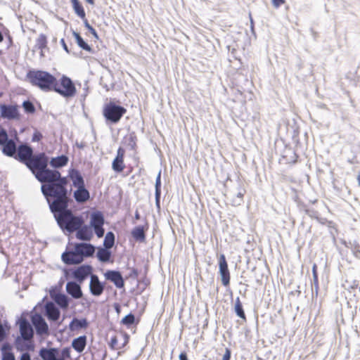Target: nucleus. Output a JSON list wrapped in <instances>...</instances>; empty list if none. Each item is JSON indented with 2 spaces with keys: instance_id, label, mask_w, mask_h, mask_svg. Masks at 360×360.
Returning a JSON list of instances; mask_svg holds the SVG:
<instances>
[{
  "instance_id": "59",
  "label": "nucleus",
  "mask_w": 360,
  "mask_h": 360,
  "mask_svg": "<svg viewBox=\"0 0 360 360\" xmlns=\"http://www.w3.org/2000/svg\"><path fill=\"white\" fill-rule=\"evenodd\" d=\"M89 4L94 5V0H86Z\"/></svg>"
},
{
  "instance_id": "36",
  "label": "nucleus",
  "mask_w": 360,
  "mask_h": 360,
  "mask_svg": "<svg viewBox=\"0 0 360 360\" xmlns=\"http://www.w3.org/2000/svg\"><path fill=\"white\" fill-rule=\"evenodd\" d=\"M115 243V235L112 232L109 231L106 233L104 241H103V245L106 249H110Z\"/></svg>"
},
{
  "instance_id": "34",
  "label": "nucleus",
  "mask_w": 360,
  "mask_h": 360,
  "mask_svg": "<svg viewBox=\"0 0 360 360\" xmlns=\"http://www.w3.org/2000/svg\"><path fill=\"white\" fill-rule=\"evenodd\" d=\"M71 178H72L74 186L77 187V188L84 186V182L83 177L78 172H75L73 174H72Z\"/></svg>"
},
{
  "instance_id": "46",
  "label": "nucleus",
  "mask_w": 360,
  "mask_h": 360,
  "mask_svg": "<svg viewBox=\"0 0 360 360\" xmlns=\"http://www.w3.org/2000/svg\"><path fill=\"white\" fill-rule=\"evenodd\" d=\"M41 138H42V134L39 131H36L32 136V141L33 142H37V141H39Z\"/></svg>"
},
{
  "instance_id": "31",
  "label": "nucleus",
  "mask_w": 360,
  "mask_h": 360,
  "mask_svg": "<svg viewBox=\"0 0 360 360\" xmlns=\"http://www.w3.org/2000/svg\"><path fill=\"white\" fill-rule=\"evenodd\" d=\"M96 256L99 261L102 262H107L110 260L111 253L108 249H106L105 248H101L98 249Z\"/></svg>"
},
{
  "instance_id": "38",
  "label": "nucleus",
  "mask_w": 360,
  "mask_h": 360,
  "mask_svg": "<svg viewBox=\"0 0 360 360\" xmlns=\"http://www.w3.org/2000/svg\"><path fill=\"white\" fill-rule=\"evenodd\" d=\"M134 320H135V316L134 314H132L131 313L127 314V316H125L121 321V323L123 324V325H125V326H130L131 324L134 323Z\"/></svg>"
},
{
  "instance_id": "19",
  "label": "nucleus",
  "mask_w": 360,
  "mask_h": 360,
  "mask_svg": "<svg viewBox=\"0 0 360 360\" xmlns=\"http://www.w3.org/2000/svg\"><path fill=\"white\" fill-rule=\"evenodd\" d=\"M43 360H63L58 358V349L42 347L39 352Z\"/></svg>"
},
{
  "instance_id": "47",
  "label": "nucleus",
  "mask_w": 360,
  "mask_h": 360,
  "mask_svg": "<svg viewBox=\"0 0 360 360\" xmlns=\"http://www.w3.org/2000/svg\"><path fill=\"white\" fill-rule=\"evenodd\" d=\"M11 346L8 344V343H6L4 345H3L2 347H1V352H2V354H4V352H6V353H11Z\"/></svg>"
},
{
  "instance_id": "48",
  "label": "nucleus",
  "mask_w": 360,
  "mask_h": 360,
  "mask_svg": "<svg viewBox=\"0 0 360 360\" xmlns=\"http://www.w3.org/2000/svg\"><path fill=\"white\" fill-rule=\"evenodd\" d=\"M6 338V330L1 323H0V342Z\"/></svg>"
},
{
  "instance_id": "9",
  "label": "nucleus",
  "mask_w": 360,
  "mask_h": 360,
  "mask_svg": "<svg viewBox=\"0 0 360 360\" xmlns=\"http://www.w3.org/2000/svg\"><path fill=\"white\" fill-rule=\"evenodd\" d=\"M1 116L8 120H18L20 113L17 105L1 104L0 105Z\"/></svg>"
},
{
  "instance_id": "14",
  "label": "nucleus",
  "mask_w": 360,
  "mask_h": 360,
  "mask_svg": "<svg viewBox=\"0 0 360 360\" xmlns=\"http://www.w3.org/2000/svg\"><path fill=\"white\" fill-rule=\"evenodd\" d=\"M45 316L49 320L56 321L59 319L60 311L56 304L52 302H47L44 304Z\"/></svg>"
},
{
  "instance_id": "22",
  "label": "nucleus",
  "mask_w": 360,
  "mask_h": 360,
  "mask_svg": "<svg viewBox=\"0 0 360 360\" xmlns=\"http://www.w3.org/2000/svg\"><path fill=\"white\" fill-rule=\"evenodd\" d=\"M2 146V153L8 157H14L16 153V144L12 139H8V136H7V139L2 143L0 144Z\"/></svg>"
},
{
  "instance_id": "27",
  "label": "nucleus",
  "mask_w": 360,
  "mask_h": 360,
  "mask_svg": "<svg viewBox=\"0 0 360 360\" xmlns=\"http://www.w3.org/2000/svg\"><path fill=\"white\" fill-rule=\"evenodd\" d=\"M88 326V321L86 319H78L74 318L69 324V328L73 331L79 328H86Z\"/></svg>"
},
{
  "instance_id": "60",
  "label": "nucleus",
  "mask_w": 360,
  "mask_h": 360,
  "mask_svg": "<svg viewBox=\"0 0 360 360\" xmlns=\"http://www.w3.org/2000/svg\"><path fill=\"white\" fill-rule=\"evenodd\" d=\"M4 40V37L2 33L0 32V42H1Z\"/></svg>"
},
{
  "instance_id": "44",
  "label": "nucleus",
  "mask_w": 360,
  "mask_h": 360,
  "mask_svg": "<svg viewBox=\"0 0 360 360\" xmlns=\"http://www.w3.org/2000/svg\"><path fill=\"white\" fill-rule=\"evenodd\" d=\"M2 360H15L14 354L11 353H6L4 352L2 354Z\"/></svg>"
},
{
  "instance_id": "41",
  "label": "nucleus",
  "mask_w": 360,
  "mask_h": 360,
  "mask_svg": "<svg viewBox=\"0 0 360 360\" xmlns=\"http://www.w3.org/2000/svg\"><path fill=\"white\" fill-rule=\"evenodd\" d=\"M84 20V26L89 30V31L93 34V36L96 38V39H98V34L96 31V30L91 26L89 25L88 20L86 19V18L84 19H83Z\"/></svg>"
},
{
  "instance_id": "33",
  "label": "nucleus",
  "mask_w": 360,
  "mask_h": 360,
  "mask_svg": "<svg viewBox=\"0 0 360 360\" xmlns=\"http://www.w3.org/2000/svg\"><path fill=\"white\" fill-rule=\"evenodd\" d=\"M72 3V6L75 13L80 17L82 19H84L86 14L83 6L80 4L78 0H71Z\"/></svg>"
},
{
  "instance_id": "37",
  "label": "nucleus",
  "mask_w": 360,
  "mask_h": 360,
  "mask_svg": "<svg viewBox=\"0 0 360 360\" xmlns=\"http://www.w3.org/2000/svg\"><path fill=\"white\" fill-rule=\"evenodd\" d=\"M245 193V191L242 188H239L236 197L232 200V204L234 206L239 205L243 202V195Z\"/></svg>"
},
{
  "instance_id": "21",
  "label": "nucleus",
  "mask_w": 360,
  "mask_h": 360,
  "mask_svg": "<svg viewBox=\"0 0 360 360\" xmlns=\"http://www.w3.org/2000/svg\"><path fill=\"white\" fill-rule=\"evenodd\" d=\"M76 238L80 240L89 241L93 237L91 228L87 225H82L77 229Z\"/></svg>"
},
{
  "instance_id": "54",
  "label": "nucleus",
  "mask_w": 360,
  "mask_h": 360,
  "mask_svg": "<svg viewBox=\"0 0 360 360\" xmlns=\"http://www.w3.org/2000/svg\"><path fill=\"white\" fill-rule=\"evenodd\" d=\"M129 276L131 277H134V278L137 277L138 276V271L136 269H133L131 270V273L130 274Z\"/></svg>"
},
{
  "instance_id": "13",
  "label": "nucleus",
  "mask_w": 360,
  "mask_h": 360,
  "mask_svg": "<svg viewBox=\"0 0 360 360\" xmlns=\"http://www.w3.org/2000/svg\"><path fill=\"white\" fill-rule=\"evenodd\" d=\"M92 266L87 264H83L77 267L73 272V277L79 283H82L83 281L89 276L91 275Z\"/></svg>"
},
{
  "instance_id": "43",
  "label": "nucleus",
  "mask_w": 360,
  "mask_h": 360,
  "mask_svg": "<svg viewBox=\"0 0 360 360\" xmlns=\"http://www.w3.org/2000/svg\"><path fill=\"white\" fill-rule=\"evenodd\" d=\"M313 279L316 287L318 285V274L316 272V264L313 265L312 268Z\"/></svg>"
},
{
  "instance_id": "5",
  "label": "nucleus",
  "mask_w": 360,
  "mask_h": 360,
  "mask_svg": "<svg viewBox=\"0 0 360 360\" xmlns=\"http://www.w3.org/2000/svg\"><path fill=\"white\" fill-rule=\"evenodd\" d=\"M126 111L124 107L110 102L108 104L105 105L103 108V116L110 122L117 123L124 114H125Z\"/></svg>"
},
{
  "instance_id": "40",
  "label": "nucleus",
  "mask_w": 360,
  "mask_h": 360,
  "mask_svg": "<svg viewBox=\"0 0 360 360\" xmlns=\"http://www.w3.org/2000/svg\"><path fill=\"white\" fill-rule=\"evenodd\" d=\"M70 357V349L68 347L63 348L61 352L58 350V358L65 360L67 358Z\"/></svg>"
},
{
  "instance_id": "51",
  "label": "nucleus",
  "mask_w": 360,
  "mask_h": 360,
  "mask_svg": "<svg viewBox=\"0 0 360 360\" xmlns=\"http://www.w3.org/2000/svg\"><path fill=\"white\" fill-rule=\"evenodd\" d=\"M285 0H272V4L274 7L278 8L281 5L284 4Z\"/></svg>"
},
{
  "instance_id": "23",
  "label": "nucleus",
  "mask_w": 360,
  "mask_h": 360,
  "mask_svg": "<svg viewBox=\"0 0 360 360\" xmlns=\"http://www.w3.org/2000/svg\"><path fill=\"white\" fill-rule=\"evenodd\" d=\"M51 297L61 309H66L68 308L70 299L65 294L56 293L54 295H51Z\"/></svg>"
},
{
  "instance_id": "45",
  "label": "nucleus",
  "mask_w": 360,
  "mask_h": 360,
  "mask_svg": "<svg viewBox=\"0 0 360 360\" xmlns=\"http://www.w3.org/2000/svg\"><path fill=\"white\" fill-rule=\"evenodd\" d=\"M7 139V132L5 129H0V144H2Z\"/></svg>"
},
{
  "instance_id": "56",
  "label": "nucleus",
  "mask_w": 360,
  "mask_h": 360,
  "mask_svg": "<svg viewBox=\"0 0 360 360\" xmlns=\"http://www.w3.org/2000/svg\"><path fill=\"white\" fill-rule=\"evenodd\" d=\"M179 360H188L186 353H181L179 355Z\"/></svg>"
},
{
  "instance_id": "10",
  "label": "nucleus",
  "mask_w": 360,
  "mask_h": 360,
  "mask_svg": "<svg viewBox=\"0 0 360 360\" xmlns=\"http://www.w3.org/2000/svg\"><path fill=\"white\" fill-rule=\"evenodd\" d=\"M219 267L221 283L224 286H227L230 283V273L225 256L224 255H221L219 257Z\"/></svg>"
},
{
  "instance_id": "28",
  "label": "nucleus",
  "mask_w": 360,
  "mask_h": 360,
  "mask_svg": "<svg viewBox=\"0 0 360 360\" xmlns=\"http://www.w3.org/2000/svg\"><path fill=\"white\" fill-rule=\"evenodd\" d=\"M68 162V158L65 155H62L60 156L51 158L50 165L53 168H60L66 165Z\"/></svg>"
},
{
  "instance_id": "39",
  "label": "nucleus",
  "mask_w": 360,
  "mask_h": 360,
  "mask_svg": "<svg viewBox=\"0 0 360 360\" xmlns=\"http://www.w3.org/2000/svg\"><path fill=\"white\" fill-rule=\"evenodd\" d=\"M22 107L25 112L28 113H33L35 111V108L32 102L25 101L22 103Z\"/></svg>"
},
{
  "instance_id": "12",
  "label": "nucleus",
  "mask_w": 360,
  "mask_h": 360,
  "mask_svg": "<svg viewBox=\"0 0 360 360\" xmlns=\"http://www.w3.org/2000/svg\"><path fill=\"white\" fill-rule=\"evenodd\" d=\"M75 249L77 253L82 258V261L84 257H91L95 252V247L90 243H77L75 245Z\"/></svg>"
},
{
  "instance_id": "24",
  "label": "nucleus",
  "mask_w": 360,
  "mask_h": 360,
  "mask_svg": "<svg viewBox=\"0 0 360 360\" xmlns=\"http://www.w3.org/2000/svg\"><path fill=\"white\" fill-rule=\"evenodd\" d=\"M86 345V336L82 335L75 338L72 342V347L77 352L81 353L84 351Z\"/></svg>"
},
{
  "instance_id": "58",
  "label": "nucleus",
  "mask_w": 360,
  "mask_h": 360,
  "mask_svg": "<svg viewBox=\"0 0 360 360\" xmlns=\"http://www.w3.org/2000/svg\"><path fill=\"white\" fill-rule=\"evenodd\" d=\"M357 181H358V184L360 186V172H359L358 175H357Z\"/></svg>"
},
{
  "instance_id": "35",
  "label": "nucleus",
  "mask_w": 360,
  "mask_h": 360,
  "mask_svg": "<svg viewBox=\"0 0 360 360\" xmlns=\"http://www.w3.org/2000/svg\"><path fill=\"white\" fill-rule=\"evenodd\" d=\"M234 310L238 316L243 319V320L246 319L242 303L238 297L236 299L235 301Z\"/></svg>"
},
{
  "instance_id": "1",
  "label": "nucleus",
  "mask_w": 360,
  "mask_h": 360,
  "mask_svg": "<svg viewBox=\"0 0 360 360\" xmlns=\"http://www.w3.org/2000/svg\"><path fill=\"white\" fill-rule=\"evenodd\" d=\"M58 175L41 182L43 184L41 191L46 197L51 210L58 207L67 208L68 206V191L66 188L68 180L65 177H62L58 171Z\"/></svg>"
},
{
  "instance_id": "15",
  "label": "nucleus",
  "mask_w": 360,
  "mask_h": 360,
  "mask_svg": "<svg viewBox=\"0 0 360 360\" xmlns=\"http://www.w3.org/2000/svg\"><path fill=\"white\" fill-rule=\"evenodd\" d=\"M17 155L18 159L26 165L27 162L33 157V150L26 144L20 145L18 148Z\"/></svg>"
},
{
  "instance_id": "25",
  "label": "nucleus",
  "mask_w": 360,
  "mask_h": 360,
  "mask_svg": "<svg viewBox=\"0 0 360 360\" xmlns=\"http://www.w3.org/2000/svg\"><path fill=\"white\" fill-rule=\"evenodd\" d=\"M74 197L77 202H84L89 198V191L84 187L77 188L74 193Z\"/></svg>"
},
{
  "instance_id": "30",
  "label": "nucleus",
  "mask_w": 360,
  "mask_h": 360,
  "mask_svg": "<svg viewBox=\"0 0 360 360\" xmlns=\"http://www.w3.org/2000/svg\"><path fill=\"white\" fill-rule=\"evenodd\" d=\"M35 47L41 51L40 55L44 56L43 51L47 47V39L45 34H40L37 39Z\"/></svg>"
},
{
  "instance_id": "18",
  "label": "nucleus",
  "mask_w": 360,
  "mask_h": 360,
  "mask_svg": "<svg viewBox=\"0 0 360 360\" xmlns=\"http://www.w3.org/2000/svg\"><path fill=\"white\" fill-rule=\"evenodd\" d=\"M62 260L67 264H77L82 262V258L79 256L75 249L74 251L65 252L62 254Z\"/></svg>"
},
{
  "instance_id": "3",
  "label": "nucleus",
  "mask_w": 360,
  "mask_h": 360,
  "mask_svg": "<svg viewBox=\"0 0 360 360\" xmlns=\"http://www.w3.org/2000/svg\"><path fill=\"white\" fill-rule=\"evenodd\" d=\"M26 166L31 170L36 179L39 182H44L58 175L57 170H52L47 168L48 158L44 153H40L33 156L27 162Z\"/></svg>"
},
{
  "instance_id": "49",
  "label": "nucleus",
  "mask_w": 360,
  "mask_h": 360,
  "mask_svg": "<svg viewBox=\"0 0 360 360\" xmlns=\"http://www.w3.org/2000/svg\"><path fill=\"white\" fill-rule=\"evenodd\" d=\"M117 338L116 337L112 338L111 340H110V346L112 349H117Z\"/></svg>"
},
{
  "instance_id": "16",
  "label": "nucleus",
  "mask_w": 360,
  "mask_h": 360,
  "mask_svg": "<svg viewBox=\"0 0 360 360\" xmlns=\"http://www.w3.org/2000/svg\"><path fill=\"white\" fill-rule=\"evenodd\" d=\"M89 290L94 296H100L103 292L104 285L100 281L97 275H91Z\"/></svg>"
},
{
  "instance_id": "2",
  "label": "nucleus",
  "mask_w": 360,
  "mask_h": 360,
  "mask_svg": "<svg viewBox=\"0 0 360 360\" xmlns=\"http://www.w3.org/2000/svg\"><path fill=\"white\" fill-rule=\"evenodd\" d=\"M51 211L53 214L58 225L63 231H67L69 233H73L84 224L82 217L74 215L68 207H58L56 210Z\"/></svg>"
},
{
  "instance_id": "62",
  "label": "nucleus",
  "mask_w": 360,
  "mask_h": 360,
  "mask_svg": "<svg viewBox=\"0 0 360 360\" xmlns=\"http://www.w3.org/2000/svg\"><path fill=\"white\" fill-rule=\"evenodd\" d=\"M115 309H116V311H117V312H119V307H118V306H116V307H115Z\"/></svg>"
},
{
  "instance_id": "57",
  "label": "nucleus",
  "mask_w": 360,
  "mask_h": 360,
  "mask_svg": "<svg viewBox=\"0 0 360 360\" xmlns=\"http://www.w3.org/2000/svg\"><path fill=\"white\" fill-rule=\"evenodd\" d=\"M134 217L136 220H139L140 219V214L138 211H136Z\"/></svg>"
},
{
  "instance_id": "7",
  "label": "nucleus",
  "mask_w": 360,
  "mask_h": 360,
  "mask_svg": "<svg viewBox=\"0 0 360 360\" xmlns=\"http://www.w3.org/2000/svg\"><path fill=\"white\" fill-rule=\"evenodd\" d=\"M104 217L101 212H94L91 215L90 225L91 228H94L98 238H101L104 235Z\"/></svg>"
},
{
  "instance_id": "11",
  "label": "nucleus",
  "mask_w": 360,
  "mask_h": 360,
  "mask_svg": "<svg viewBox=\"0 0 360 360\" xmlns=\"http://www.w3.org/2000/svg\"><path fill=\"white\" fill-rule=\"evenodd\" d=\"M20 333L22 338L26 341H30L34 336V330L29 321L22 319L19 323Z\"/></svg>"
},
{
  "instance_id": "8",
  "label": "nucleus",
  "mask_w": 360,
  "mask_h": 360,
  "mask_svg": "<svg viewBox=\"0 0 360 360\" xmlns=\"http://www.w3.org/2000/svg\"><path fill=\"white\" fill-rule=\"evenodd\" d=\"M31 321L38 335H49V326L41 314L37 313L33 314Z\"/></svg>"
},
{
  "instance_id": "6",
  "label": "nucleus",
  "mask_w": 360,
  "mask_h": 360,
  "mask_svg": "<svg viewBox=\"0 0 360 360\" xmlns=\"http://www.w3.org/2000/svg\"><path fill=\"white\" fill-rule=\"evenodd\" d=\"M60 85L62 88L54 86V91L65 98L73 97L76 94V89L72 81L66 76H63L60 79Z\"/></svg>"
},
{
  "instance_id": "55",
  "label": "nucleus",
  "mask_w": 360,
  "mask_h": 360,
  "mask_svg": "<svg viewBox=\"0 0 360 360\" xmlns=\"http://www.w3.org/2000/svg\"><path fill=\"white\" fill-rule=\"evenodd\" d=\"M60 43H61V44L63 45V49L65 50V51L68 53V52H69V51H68V46H67V45H66V44H65V40H64L63 39H62L60 40Z\"/></svg>"
},
{
  "instance_id": "20",
  "label": "nucleus",
  "mask_w": 360,
  "mask_h": 360,
  "mask_svg": "<svg viewBox=\"0 0 360 360\" xmlns=\"http://www.w3.org/2000/svg\"><path fill=\"white\" fill-rule=\"evenodd\" d=\"M80 284L81 283H77L74 281L68 282L65 286L67 292L75 299L81 298L83 295V293Z\"/></svg>"
},
{
  "instance_id": "50",
  "label": "nucleus",
  "mask_w": 360,
  "mask_h": 360,
  "mask_svg": "<svg viewBox=\"0 0 360 360\" xmlns=\"http://www.w3.org/2000/svg\"><path fill=\"white\" fill-rule=\"evenodd\" d=\"M160 194L161 193H155V205L160 209Z\"/></svg>"
},
{
  "instance_id": "4",
  "label": "nucleus",
  "mask_w": 360,
  "mask_h": 360,
  "mask_svg": "<svg viewBox=\"0 0 360 360\" xmlns=\"http://www.w3.org/2000/svg\"><path fill=\"white\" fill-rule=\"evenodd\" d=\"M27 77L32 84L43 90H50L56 82L52 75L41 70H30L27 74Z\"/></svg>"
},
{
  "instance_id": "52",
  "label": "nucleus",
  "mask_w": 360,
  "mask_h": 360,
  "mask_svg": "<svg viewBox=\"0 0 360 360\" xmlns=\"http://www.w3.org/2000/svg\"><path fill=\"white\" fill-rule=\"evenodd\" d=\"M231 352L229 349H226L225 353L223 356L222 360H230Z\"/></svg>"
},
{
  "instance_id": "42",
  "label": "nucleus",
  "mask_w": 360,
  "mask_h": 360,
  "mask_svg": "<svg viewBox=\"0 0 360 360\" xmlns=\"http://www.w3.org/2000/svg\"><path fill=\"white\" fill-rule=\"evenodd\" d=\"M161 171L160 170L155 180V193H161Z\"/></svg>"
},
{
  "instance_id": "53",
  "label": "nucleus",
  "mask_w": 360,
  "mask_h": 360,
  "mask_svg": "<svg viewBox=\"0 0 360 360\" xmlns=\"http://www.w3.org/2000/svg\"><path fill=\"white\" fill-rule=\"evenodd\" d=\"M20 360H31L30 354L27 352L23 353L21 355Z\"/></svg>"
},
{
  "instance_id": "26",
  "label": "nucleus",
  "mask_w": 360,
  "mask_h": 360,
  "mask_svg": "<svg viewBox=\"0 0 360 360\" xmlns=\"http://www.w3.org/2000/svg\"><path fill=\"white\" fill-rule=\"evenodd\" d=\"M120 151H121V149L120 148L117 151V155L114 159L112 164V167L113 170L117 172H122L124 168V165L123 163V154L120 153Z\"/></svg>"
},
{
  "instance_id": "32",
  "label": "nucleus",
  "mask_w": 360,
  "mask_h": 360,
  "mask_svg": "<svg viewBox=\"0 0 360 360\" xmlns=\"http://www.w3.org/2000/svg\"><path fill=\"white\" fill-rule=\"evenodd\" d=\"M75 40H76V42L77 44V45L82 48V49L85 50V51H91V49L90 47V46L84 41V40L82 39V37L80 36V34L76 32H73L72 33Z\"/></svg>"
},
{
  "instance_id": "29",
  "label": "nucleus",
  "mask_w": 360,
  "mask_h": 360,
  "mask_svg": "<svg viewBox=\"0 0 360 360\" xmlns=\"http://www.w3.org/2000/svg\"><path fill=\"white\" fill-rule=\"evenodd\" d=\"M133 238L140 242H143L146 240V234L143 226H138L133 229L131 231Z\"/></svg>"
},
{
  "instance_id": "17",
  "label": "nucleus",
  "mask_w": 360,
  "mask_h": 360,
  "mask_svg": "<svg viewBox=\"0 0 360 360\" xmlns=\"http://www.w3.org/2000/svg\"><path fill=\"white\" fill-rule=\"evenodd\" d=\"M107 280L112 282L117 288H122L124 285V279L120 271L109 270L105 274Z\"/></svg>"
},
{
  "instance_id": "61",
  "label": "nucleus",
  "mask_w": 360,
  "mask_h": 360,
  "mask_svg": "<svg viewBox=\"0 0 360 360\" xmlns=\"http://www.w3.org/2000/svg\"><path fill=\"white\" fill-rule=\"evenodd\" d=\"M250 22H251V29L253 30V20L252 18H250Z\"/></svg>"
}]
</instances>
